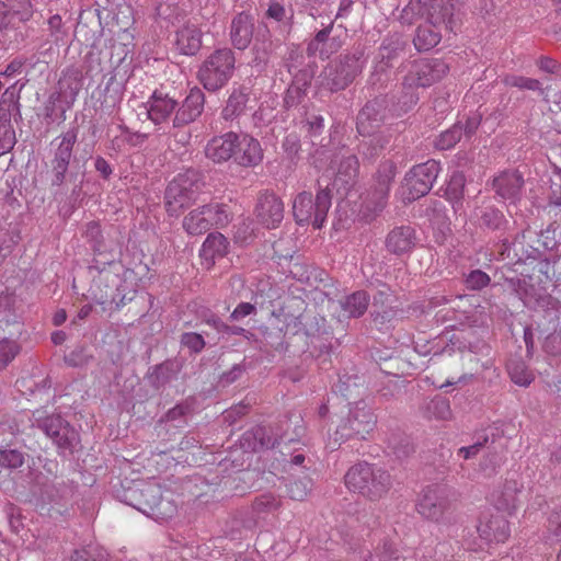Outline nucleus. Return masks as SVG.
<instances>
[{
  "instance_id": "60",
  "label": "nucleus",
  "mask_w": 561,
  "mask_h": 561,
  "mask_svg": "<svg viewBox=\"0 0 561 561\" xmlns=\"http://www.w3.org/2000/svg\"><path fill=\"white\" fill-rule=\"evenodd\" d=\"M91 357L88 348L79 345L65 355V363L70 367H82L89 363Z\"/></svg>"
},
{
  "instance_id": "63",
  "label": "nucleus",
  "mask_w": 561,
  "mask_h": 561,
  "mask_svg": "<svg viewBox=\"0 0 561 561\" xmlns=\"http://www.w3.org/2000/svg\"><path fill=\"white\" fill-rule=\"evenodd\" d=\"M289 273L293 278L299 282H308L311 275L310 266L299 257L290 260Z\"/></svg>"
},
{
  "instance_id": "24",
  "label": "nucleus",
  "mask_w": 561,
  "mask_h": 561,
  "mask_svg": "<svg viewBox=\"0 0 561 561\" xmlns=\"http://www.w3.org/2000/svg\"><path fill=\"white\" fill-rule=\"evenodd\" d=\"M251 93L252 89L248 84L233 85L221 110V118L226 122H233L243 116L249 108Z\"/></svg>"
},
{
  "instance_id": "30",
  "label": "nucleus",
  "mask_w": 561,
  "mask_h": 561,
  "mask_svg": "<svg viewBox=\"0 0 561 561\" xmlns=\"http://www.w3.org/2000/svg\"><path fill=\"white\" fill-rule=\"evenodd\" d=\"M416 244L415 230L411 226H399L390 230L386 237L385 245L388 252L402 255L411 252Z\"/></svg>"
},
{
  "instance_id": "57",
  "label": "nucleus",
  "mask_w": 561,
  "mask_h": 561,
  "mask_svg": "<svg viewBox=\"0 0 561 561\" xmlns=\"http://www.w3.org/2000/svg\"><path fill=\"white\" fill-rule=\"evenodd\" d=\"M490 437L485 433L479 435L477 440L469 446L460 447L457 450V456L463 460L472 459L484 448L489 447Z\"/></svg>"
},
{
  "instance_id": "37",
  "label": "nucleus",
  "mask_w": 561,
  "mask_h": 561,
  "mask_svg": "<svg viewBox=\"0 0 561 561\" xmlns=\"http://www.w3.org/2000/svg\"><path fill=\"white\" fill-rule=\"evenodd\" d=\"M340 304L348 318H359L368 308L369 295L365 290H358L345 297Z\"/></svg>"
},
{
  "instance_id": "42",
  "label": "nucleus",
  "mask_w": 561,
  "mask_h": 561,
  "mask_svg": "<svg viewBox=\"0 0 561 561\" xmlns=\"http://www.w3.org/2000/svg\"><path fill=\"white\" fill-rule=\"evenodd\" d=\"M82 89V81L79 78L77 72H71L65 75L58 81V91L56 93H60V99H69L73 102Z\"/></svg>"
},
{
  "instance_id": "59",
  "label": "nucleus",
  "mask_w": 561,
  "mask_h": 561,
  "mask_svg": "<svg viewBox=\"0 0 561 561\" xmlns=\"http://www.w3.org/2000/svg\"><path fill=\"white\" fill-rule=\"evenodd\" d=\"M15 144L16 137L13 126L10 123L2 124L0 126V157L10 152Z\"/></svg>"
},
{
  "instance_id": "16",
  "label": "nucleus",
  "mask_w": 561,
  "mask_h": 561,
  "mask_svg": "<svg viewBox=\"0 0 561 561\" xmlns=\"http://www.w3.org/2000/svg\"><path fill=\"white\" fill-rule=\"evenodd\" d=\"M388 106L389 100L385 94L369 100L357 115V131L362 136L374 134L385 123Z\"/></svg>"
},
{
  "instance_id": "46",
  "label": "nucleus",
  "mask_w": 561,
  "mask_h": 561,
  "mask_svg": "<svg viewBox=\"0 0 561 561\" xmlns=\"http://www.w3.org/2000/svg\"><path fill=\"white\" fill-rule=\"evenodd\" d=\"M466 185V176L460 171H454L446 186V196L454 204H461Z\"/></svg>"
},
{
  "instance_id": "12",
  "label": "nucleus",
  "mask_w": 561,
  "mask_h": 561,
  "mask_svg": "<svg viewBox=\"0 0 561 561\" xmlns=\"http://www.w3.org/2000/svg\"><path fill=\"white\" fill-rule=\"evenodd\" d=\"M407 47V42L400 34H392L383 38L377 55V62L369 77L373 85H383L388 81V70L393 67L394 61L401 57Z\"/></svg>"
},
{
  "instance_id": "50",
  "label": "nucleus",
  "mask_w": 561,
  "mask_h": 561,
  "mask_svg": "<svg viewBox=\"0 0 561 561\" xmlns=\"http://www.w3.org/2000/svg\"><path fill=\"white\" fill-rule=\"evenodd\" d=\"M364 561H404V558L390 541L386 540L381 547H377Z\"/></svg>"
},
{
  "instance_id": "51",
  "label": "nucleus",
  "mask_w": 561,
  "mask_h": 561,
  "mask_svg": "<svg viewBox=\"0 0 561 561\" xmlns=\"http://www.w3.org/2000/svg\"><path fill=\"white\" fill-rule=\"evenodd\" d=\"M61 101L60 93H51L44 106L45 118L50 122L62 123L66 121V110L58 106Z\"/></svg>"
},
{
  "instance_id": "3",
  "label": "nucleus",
  "mask_w": 561,
  "mask_h": 561,
  "mask_svg": "<svg viewBox=\"0 0 561 561\" xmlns=\"http://www.w3.org/2000/svg\"><path fill=\"white\" fill-rule=\"evenodd\" d=\"M350 491L376 501L386 495L392 485L390 473L376 465L362 461L352 466L344 476Z\"/></svg>"
},
{
  "instance_id": "25",
  "label": "nucleus",
  "mask_w": 561,
  "mask_h": 561,
  "mask_svg": "<svg viewBox=\"0 0 561 561\" xmlns=\"http://www.w3.org/2000/svg\"><path fill=\"white\" fill-rule=\"evenodd\" d=\"M148 118L156 125L168 124L179 107V102L162 91L156 90L147 102Z\"/></svg>"
},
{
  "instance_id": "39",
  "label": "nucleus",
  "mask_w": 561,
  "mask_h": 561,
  "mask_svg": "<svg viewBox=\"0 0 561 561\" xmlns=\"http://www.w3.org/2000/svg\"><path fill=\"white\" fill-rule=\"evenodd\" d=\"M506 367L510 378L515 385L528 387L535 380L534 373L520 358L510 359Z\"/></svg>"
},
{
  "instance_id": "13",
  "label": "nucleus",
  "mask_w": 561,
  "mask_h": 561,
  "mask_svg": "<svg viewBox=\"0 0 561 561\" xmlns=\"http://www.w3.org/2000/svg\"><path fill=\"white\" fill-rule=\"evenodd\" d=\"M449 71V66L442 59H421L414 61L403 79L404 90L427 88L442 80Z\"/></svg>"
},
{
  "instance_id": "22",
  "label": "nucleus",
  "mask_w": 561,
  "mask_h": 561,
  "mask_svg": "<svg viewBox=\"0 0 561 561\" xmlns=\"http://www.w3.org/2000/svg\"><path fill=\"white\" fill-rule=\"evenodd\" d=\"M205 105L204 92L194 87L190 90L181 105H179L175 115L172 118L173 128H182L195 122L203 113Z\"/></svg>"
},
{
  "instance_id": "56",
  "label": "nucleus",
  "mask_w": 561,
  "mask_h": 561,
  "mask_svg": "<svg viewBox=\"0 0 561 561\" xmlns=\"http://www.w3.org/2000/svg\"><path fill=\"white\" fill-rule=\"evenodd\" d=\"M491 282L490 276L481 270H472L465 275V286L468 290H481Z\"/></svg>"
},
{
  "instance_id": "45",
  "label": "nucleus",
  "mask_w": 561,
  "mask_h": 561,
  "mask_svg": "<svg viewBox=\"0 0 561 561\" xmlns=\"http://www.w3.org/2000/svg\"><path fill=\"white\" fill-rule=\"evenodd\" d=\"M359 162L355 154L348 153L347 156H343L339 162L336 180L350 183L357 176Z\"/></svg>"
},
{
  "instance_id": "62",
  "label": "nucleus",
  "mask_w": 561,
  "mask_h": 561,
  "mask_svg": "<svg viewBox=\"0 0 561 561\" xmlns=\"http://www.w3.org/2000/svg\"><path fill=\"white\" fill-rule=\"evenodd\" d=\"M307 91L308 90L290 83L284 96V106L287 110L297 107L307 96Z\"/></svg>"
},
{
  "instance_id": "6",
  "label": "nucleus",
  "mask_w": 561,
  "mask_h": 561,
  "mask_svg": "<svg viewBox=\"0 0 561 561\" xmlns=\"http://www.w3.org/2000/svg\"><path fill=\"white\" fill-rule=\"evenodd\" d=\"M234 53L228 48H217L201 64L197 71L199 83L208 92L222 89L233 77L236 71Z\"/></svg>"
},
{
  "instance_id": "23",
  "label": "nucleus",
  "mask_w": 561,
  "mask_h": 561,
  "mask_svg": "<svg viewBox=\"0 0 561 561\" xmlns=\"http://www.w3.org/2000/svg\"><path fill=\"white\" fill-rule=\"evenodd\" d=\"M255 214L266 228H276L284 218V203L273 192H263L257 197Z\"/></svg>"
},
{
  "instance_id": "5",
  "label": "nucleus",
  "mask_w": 561,
  "mask_h": 561,
  "mask_svg": "<svg viewBox=\"0 0 561 561\" xmlns=\"http://www.w3.org/2000/svg\"><path fill=\"white\" fill-rule=\"evenodd\" d=\"M204 187L203 174L194 169L179 173L164 191V208L169 216L178 217L197 201Z\"/></svg>"
},
{
  "instance_id": "29",
  "label": "nucleus",
  "mask_w": 561,
  "mask_h": 561,
  "mask_svg": "<svg viewBox=\"0 0 561 561\" xmlns=\"http://www.w3.org/2000/svg\"><path fill=\"white\" fill-rule=\"evenodd\" d=\"M237 133L234 131L213 137L205 147L206 158L217 164L232 160L234 153L233 141H237Z\"/></svg>"
},
{
  "instance_id": "31",
  "label": "nucleus",
  "mask_w": 561,
  "mask_h": 561,
  "mask_svg": "<svg viewBox=\"0 0 561 561\" xmlns=\"http://www.w3.org/2000/svg\"><path fill=\"white\" fill-rule=\"evenodd\" d=\"M254 32L253 18L241 12L237 14L230 25V39L234 48L244 50L251 44Z\"/></svg>"
},
{
  "instance_id": "14",
  "label": "nucleus",
  "mask_w": 561,
  "mask_h": 561,
  "mask_svg": "<svg viewBox=\"0 0 561 561\" xmlns=\"http://www.w3.org/2000/svg\"><path fill=\"white\" fill-rule=\"evenodd\" d=\"M439 171L440 164L435 160L414 165L405 176L409 198L417 199L426 195L433 187Z\"/></svg>"
},
{
  "instance_id": "18",
  "label": "nucleus",
  "mask_w": 561,
  "mask_h": 561,
  "mask_svg": "<svg viewBox=\"0 0 561 561\" xmlns=\"http://www.w3.org/2000/svg\"><path fill=\"white\" fill-rule=\"evenodd\" d=\"M42 32L36 51L43 58H51L66 44L68 30L65 27L61 16L54 14L48 18Z\"/></svg>"
},
{
  "instance_id": "52",
  "label": "nucleus",
  "mask_w": 561,
  "mask_h": 561,
  "mask_svg": "<svg viewBox=\"0 0 561 561\" xmlns=\"http://www.w3.org/2000/svg\"><path fill=\"white\" fill-rule=\"evenodd\" d=\"M318 66L314 61L308 62L306 66L293 72L291 84L308 90L317 72Z\"/></svg>"
},
{
  "instance_id": "54",
  "label": "nucleus",
  "mask_w": 561,
  "mask_h": 561,
  "mask_svg": "<svg viewBox=\"0 0 561 561\" xmlns=\"http://www.w3.org/2000/svg\"><path fill=\"white\" fill-rule=\"evenodd\" d=\"M24 454L10 446L0 448V466L9 469L20 468L24 463Z\"/></svg>"
},
{
  "instance_id": "28",
  "label": "nucleus",
  "mask_w": 561,
  "mask_h": 561,
  "mask_svg": "<svg viewBox=\"0 0 561 561\" xmlns=\"http://www.w3.org/2000/svg\"><path fill=\"white\" fill-rule=\"evenodd\" d=\"M181 366L176 359H167L149 367L146 374L148 385L156 391H162L173 380L178 379Z\"/></svg>"
},
{
  "instance_id": "8",
  "label": "nucleus",
  "mask_w": 561,
  "mask_h": 561,
  "mask_svg": "<svg viewBox=\"0 0 561 561\" xmlns=\"http://www.w3.org/2000/svg\"><path fill=\"white\" fill-rule=\"evenodd\" d=\"M31 423L53 440L59 454H72L80 443L79 433L60 415H46L45 411L36 410L33 412Z\"/></svg>"
},
{
  "instance_id": "58",
  "label": "nucleus",
  "mask_w": 561,
  "mask_h": 561,
  "mask_svg": "<svg viewBox=\"0 0 561 561\" xmlns=\"http://www.w3.org/2000/svg\"><path fill=\"white\" fill-rule=\"evenodd\" d=\"M519 492L518 482L515 480H506L502 491L503 501L499 503L500 508L508 510L515 507L516 496Z\"/></svg>"
},
{
  "instance_id": "49",
  "label": "nucleus",
  "mask_w": 561,
  "mask_h": 561,
  "mask_svg": "<svg viewBox=\"0 0 561 561\" xmlns=\"http://www.w3.org/2000/svg\"><path fill=\"white\" fill-rule=\"evenodd\" d=\"M461 139V121L456 122L450 128L440 133L434 145L438 150L451 149Z\"/></svg>"
},
{
  "instance_id": "4",
  "label": "nucleus",
  "mask_w": 561,
  "mask_h": 561,
  "mask_svg": "<svg viewBox=\"0 0 561 561\" xmlns=\"http://www.w3.org/2000/svg\"><path fill=\"white\" fill-rule=\"evenodd\" d=\"M365 64V49L362 46L340 55L322 70L320 76L322 88L331 93L345 90L362 73Z\"/></svg>"
},
{
  "instance_id": "10",
  "label": "nucleus",
  "mask_w": 561,
  "mask_h": 561,
  "mask_svg": "<svg viewBox=\"0 0 561 561\" xmlns=\"http://www.w3.org/2000/svg\"><path fill=\"white\" fill-rule=\"evenodd\" d=\"M231 220L228 206L210 203L192 209L182 221L183 229L191 236H201L211 228H222Z\"/></svg>"
},
{
  "instance_id": "35",
  "label": "nucleus",
  "mask_w": 561,
  "mask_h": 561,
  "mask_svg": "<svg viewBox=\"0 0 561 561\" xmlns=\"http://www.w3.org/2000/svg\"><path fill=\"white\" fill-rule=\"evenodd\" d=\"M229 245L228 239L222 233L211 232L203 242L199 253L201 257L211 266L216 260L222 259L228 254Z\"/></svg>"
},
{
  "instance_id": "55",
  "label": "nucleus",
  "mask_w": 561,
  "mask_h": 561,
  "mask_svg": "<svg viewBox=\"0 0 561 561\" xmlns=\"http://www.w3.org/2000/svg\"><path fill=\"white\" fill-rule=\"evenodd\" d=\"M180 344L194 354H199L206 346L203 333L196 332L182 333L180 336Z\"/></svg>"
},
{
  "instance_id": "20",
  "label": "nucleus",
  "mask_w": 561,
  "mask_h": 561,
  "mask_svg": "<svg viewBox=\"0 0 561 561\" xmlns=\"http://www.w3.org/2000/svg\"><path fill=\"white\" fill-rule=\"evenodd\" d=\"M282 438L278 425H256L242 435L241 446L245 450L260 451L274 448Z\"/></svg>"
},
{
  "instance_id": "17",
  "label": "nucleus",
  "mask_w": 561,
  "mask_h": 561,
  "mask_svg": "<svg viewBox=\"0 0 561 561\" xmlns=\"http://www.w3.org/2000/svg\"><path fill=\"white\" fill-rule=\"evenodd\" d=\"M397 174V165L390 160H386L379 164L376 174V183L369 193L368 208L375 214L383 210L390 193L391 184Z\"/></svg>"
},
{
  "instance_id": "32",
  "label": "nucleus",
  "mask_w": 561,
  "mask_h": 561,
  "mask_svg": "<svg viewBox=\"0 0 561 561\" xmlns=\"http://www.w3.org/2000/svg\"><path fill=\"white\" fill-rule=\"evenodd\" d=\"M479 536L486 542H504L510 537V525L501 514L491 515L477 527Z\"/></svg>"
},
{
  "instance_id": "11",
  "label": "nucleus",
  "mask_w": 561,
  "mask_h": 561,
  "mask_svg": "<svg viewBox=\"0 0 561 561\" xmlns=\"http://www.w3.org/2000/svg\"><path fill=\"white\" fill-rule=\"evenodd\" d=\"M331 198L328 186L318 191L316 199L309 192L299 193L293 204V214L297 224L311 222L314 228L320 229L331 207Z\"/></svg>"
},
{
  "instance_id": "26",
  "label": "nucleus",
  "mask_w": 561,
  "mask_h": 561,
  "mask_svg": "<svg viewBox=\"0 0 561 561\" xmlns=\"http://www.w3.org/2000/svg\"><path fill=\"white\" fill-rule=\"evenodd\" d=\"M332 31L333 22L316 33L307 44L306 51L309 57L318 56L321 59H329L342 47L341 41L331 35Z\"/></svg>"
},
{
  "instance_id": "44",
  "label": "nucleus",
  "mask_w": 561,
  "mask_h": 561,
  "mask_svg": "<svg viewBox=\"0 0 561 561\" xmlns=\"http://www.w3.org/2000/svg\"><path fill=\"white\" fill-rule=\"evenodd\" d=\"M280 499L273 493H264L252 502V512L257 517L276 512L280 507Z\"/></svg>"
},
{
  "instance_id": "53",
  "label": "nucleus",
  "mask_w": 561,
  "mask_h": 561,
  "mask_svg": "<svg viewBox=\"0 0 561 561\" xmlns=\"http://www.w3.org/2000/svg\"><path fill=\"white\" fill-rule=\"evenodd\" d=\"M21 346L16 341L3 337L0 340V369H4L19 355Z\"/></svg>"
},
{
  "instance_id": "2",
  "label": "nucleus",
  "mask_w": 561,
  "mask_h": 561,
  "mask_svg": "<svg viewBox=\"0 0 561 561\" xmlns=\"http://www.w3.org/2000/svg\"><path fill=\"white\" fill-rule=\"evenodd\" d=\"M117 497L156 520H167L178 510L174 501L164 497L161 486L151 481H133L117 492Z\"/></svg>"
},
{
  "instance_id": "9",
  "label": "nucleus",
  "mask_w": 561,
  "mask_h": 561,
  "mask_svg": "<svg viewBox=\"0 0 561 561\" xmlns=\"http://www.w3.org/2000/svg\"><path fill=\"white\" fill-rule=\"evenodd\" d=\"M79 127L75 126L50 141V184L61 187L69 178L73 148L78 140Z\"/></svg>"
},
{
  "instance_id": "34",
  "label": "nucleus",
  "mask_w": 561,
  "mask_h": 561,
  "mask_svg": "<svg viewBox=\"0 0 561 561\" xmlns=\"http://www.w3.org/2000/svg\"><path fill=\"white\" fill-rule=\"evenodd\" d=\"M474 217L477 226L483 231H505L508 226V220L502 210L493 205L481 206L476 209Z\"/></svg>"
},
{
  "instance_id": "48",
  "label": "nucleus",
  "mask_w": 561,
  "mask_h": 561,
  "mask_svg": "<svg viewBox=\"0 0 561 561\" xmlns=\"http://www.w3.org/2000/svg\"><path fill=\"white\" fill-rule=\"evenodd\" d=\"M15 298L12 294H0V328L8 327L18 322V316L14 311Z\"/></svg>"
},
{
  "instance_id": "15",
  "label": "nucleus",
  "mask_w": 561,
  "mask_h": 561,
  "mask_svg": "<svg viewBox=\"0 0 561 561\" xmlns=\"http://www.w3.org/2000/svg\"><path fill=\"white\" fill-rule=\"evenodd\" d=\"M450 506L449 494L440 485L426 486L417 501L416 510L421 516L428 520L438 522Z\"/></svg>"
},
{
  "instance_id": "61",
  "label": "nucleus",
  "mask_w": 561,
  "mask_h": 561,
  "mask_svg": "<svg viewBox=\"0 0 561 561\" xmlns=\"http://www.w3.org/2000/svg\"><path fill=\"white\" fill-rule=\"evenodd\" d=\"M311 482L308 479L291 481L287 484V494L295 501H302L309 493Z\"/></svg>"
},
{
  "instance_id": "1",
  "label": "nucleus",
  "mask_w": 561,
  "mask_h": 561,
  "mask_svg": "<svg viewBox=\"0 0 561 561\" xmlns=\"http://www.w3.org/2000/svg\"><path fill=\"white\" fill-rule=\"evenodd\" d=\"M460 0H411L403 10L402 19L408 20L410 13L425 19L419 25L413 44L419 51L434 48L442 39L443 30L456 33L460 22Z\"/></svg>"
},
{
  "instance_id": "33",
  "label": "nucleus",
  "mask_w": 561,
  "mask_h": 561,
  "mask_svg": "<svg viewBox=\"0 0 561 561\" xmlns=\"http://www.w3.org/2000/svg\"><path fill=\"white\" fill-rule=\"evenodd\" d=\"M202 31L195 24H185L175 33V47L185 56H195L202 47Z\"/></svg>"
},
{
  "instance_id": "64",
  "label": "nucleus",
  "mask_w": 561,
  "mask_h": 561,
  "mask_svg": "<svg viewBox=\"0 0 561 561\" xmlns=\"http://www.w3.org/2000/svg\"><path fill=\"white\" fill-rule=\"evenodd\" d=\"M71 561H108L105 553L96 549L76 550L71 556Z\"/></svg>"
},
{
  "instance_id": "36",
  "label": "nucleus",
  "mask_w": 561,
  "mask_h": 561,
  "mask_svg": "<svg viewBox=\"0 0 561 561\" xmlns=\"http://www.w3.org/2000/svg\"><path fill=\"white\" fill-rule=\"evenodd\" d=\"M364 137L367 138L358 144V153L363 160L373 162L383 152L390 139L383 134H376V131Z\"/></svg>"
},
{
  "instance_id": "40",
  "label": "nucleus",
  "mask_w": 561,
  "mask_h": 561,
  "mask_svg": "<svg viewBox=\"0 0 561 561\" xmlns=\"http://www.w3.org/2000/svg\"><path fill=\"white\" fill-rule=\"evenodd\" d=\"M488 453L483 456L479 463V471L485 477L491 478L495 476L505 461L503 450H497L495 447L489 445Z\"/></svg>"
},
{
  "instance_id": "7",
  "label": "nucleus",
  "mask_w": 561,
  "mask_h": 561,
  "mask_svg": "<svg viewBox=\"0 0 561 561\" xmlns=\"http://www.w3.org/2000/svg\"><path fill=\"white\" fill-rule=\"evenodd\" d=\"M376 425L377 416L374 411L364 401H358L340 419L334 432V440H365L374 432Z\"/></svg>"
},
{
  "instance_id": "27",
  "label": "nucleus",
  "mask_w": 561,
  "mask_h": 561,
  "mask_svg": "<svg viewBox=\"0 0 561 561\" xmlns=\"http://www.w3.org/2000/svg\"><path fill=\"white\" fill-rule=\"evenodd\" d=\"M523 186L524 178L516 170L504 171L492 181L496 195L511 203H516L520 198Z\"/></svg>"
},
{
  "instance_id": "41",
  "label": "nucleus",
  "mask_w": 561,
  "mask_h": 561,
  "mask_svg": "<svg viewBox=\"0 0 561 561\" xmlns=\"http://www.w3.org/2000/svg\"><path fill=\"white\" fill-rule=\"evenodd\" d=\"M425 415L428 419L449 420L451 417L449 400L443 396L434 397L426 403Z\"/></svg>"
},
{
  "instance_id": "43",
  "label": "nucleus",
  "mask_w": 561,
  "mask_h": 561,
  "mask_svg": "<svg viewBox=\"0 0 561 561\" xmlns=\"http://www.w3.org/2000/svg\"><path fill=\"white\" fill-rule=\"evenodd\" d=\"M502 81L506 87L536 91L539 95H545V89L541 87V82L537 79L508 73L503 77Z\"/></svg>"
},
{
  "instance_id": "21",
  "label": "nucleus",
  "mask_w": 561,
  "mask_h": 561,
  "mask_svg": "<svg viewBox=\"0 0 561 561\" xmlns=\"http://www.w3.org/2000/svg\"><path fill=\"white\" fill-rule=\"evenodd\" d=\"M232 161L243 168H254L263 161L264 152L260 141L247 133H237Z\"/></svg>"
},
{
  "instance_id": "19",
  "label": "nucleus",
  "mask_w": 561,
  "mask_h": 561,
  "mask_svg": "<svg viewBox=\"0 0 561 561\" xmlns=\"http://www.w3.org/2000/svg\"><path fill=\"white\" fill-rule=\"evenodd\" d=\"M84 236L95 255L89 265V268L102 272L106 265H110L115 261V256L113 254V250L104 240L100 224L96 221L88 222Z\"/></svg>"
},
{
  "instance_id": "47",
  "label": "nucleus",
  "mask_w": 561,
  "mask_h": 561,
  "mask_svg": "<svg viewBox=\"0 0 561 561\" xmlns=\"http://www.w3.org/2000/svg\"><path fill=\"white\" fill-rule=\"evenodd\" d=\"M388 447L392 450V453L398 458H404L414 453V446L410 439L404 434L401 433H392L388 437Z\"/></svg>"
},
{
  "instance_id": "38",
  "label": "nucleus",
  "mask_w": 561,
  "mask_h": 561,
  "mask_svg": "<svg viewBox=\"0 0 561 561\" xmlns=\"http://www.w3.org/2000/svg\"><path fill=\"white\" fill-rule=\"evenodd\" d=\"M196 405V399L188 397L173 408L167 411L161 421L175 423L176 426H183L187 422V417L193 414Z\"/></svg>"
}]
</instances>
